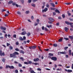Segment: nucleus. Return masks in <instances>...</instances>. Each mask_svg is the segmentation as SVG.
<instances>
[{
  "label": "nucleus",
  "mask_w": 73,
  "mask_h": 73,
  "mask_svg": "<svg viewBox=\"0 0 73 73\" xmlns=\"http://www.w3.org/2000/svg\"><path fill=\"white\" fill-rule=\"evenodd\" d=\"M2 61L3 62H5V59L3 58L2 60Z\"/></svg>",
  "instance_id": "nucleus-25"
},
{
  "label": "nucleus",
  "mask_w": 73,
  "mask_h": 73,
  "mask_svg": "<svg viewBox=\"0 0 73 73\" xmlns=\"http://www.w3.org/2000/svg\"><path fill=\"white\" fill-rule=\"evenodd\" d=\"M20 53H22L23 54H24V52L22 50H21L20 51Z\"/></svg>",
  "instance_id": "nucleus-24"
},
{
  "label": "nucleus",
  "mask_w": 73,
  "mask_h": 73,
  "mask_svg": "<svg viewBox=\"0 0 73 73\" xmlns=\"http://www.w3.org/2000/svg\"><path fill=\"white\" fill-rule=\"evenodd\" d=\"M32 1L33 3H35L36 1H37V0H32Z\"/></svg>",
  "instance_id": "nucleus-45"
},
{
  "label": "nucleus",
  "mask_w": 73,
  "mask_h": 73,
  "mask_svg": "<svg viewBox=\"0 0 73 73\" xmlns=\"http://www.w3.org/2000/svg\"><path fill=\"white\" fill-rule=\"evenodd\" d=\"M69 37L71 40H72L73 39V36H69Z\"/></svg>",
  "instance_id": "nucleus-20"
},
{
  "label": "nucleus",
  "mask_w": 73,
  "mask_h": 73,
  "mask_svg": "<svg viewBox=\"0 0 73 73\" xmlns=\"http://www.w3.org/2000/svg\"><path fill=\"white\" fill-rule=\"evenodd\" d=\"M53 45L55 47H56V46H57V44H54Z\"/></svg>",
  "instance_id": "nucleus-38"
},
{
  "label": "nucleus",
  "mask_w": 73,
  "mask_h": 73,
  "mask_svg": "<svg viewBox=\"0 0 73 73\" xmlns=\"http://www.w3.org/2000/svg\"><path fill=\"white\" fill-rule=\"evenodd\" d=\"M7 46H9V45H10V44L9 43H7Z\"/></svg>",
  "instance_id": "nucleus-49"
},
{
  "label": "nucleus",
  "mask_w": 73,
  "mask_h": 73,
  "mask_svg": "<svg viewBox=\"0 0 73 73\" xmlns=\"http://www.w3.org/2000/svg\"><path fill=\"white\" fill-rule=\"evenodd\" d=\"M16 3L15 2H14V3H12V5H16Z\"/></svg>",
  "instance_id": "nucleus-41"
},
{
  "label": "nucleus",
  "mask_w": 73,
  "mask_h": 73,
  "mask_svg": "<svg viewBox=\"0 0 73 73\" xmlns=\"http://www.w3.org/2000/svg\"><path fill=\"white\" fill-rule=\"evenodd\" d=\"M54 67L55 68H56L57 67V65L55 64L54 65Z\"/></svg>",
  "instance_id": "nucleus-51"
},
{
  "label": "nucleus",
  "mask_w": 73,
  "mask_h": 73,
  "mask_svg": "<svg viewBox=\"0 0 73 73\" xmlns=\"http://www.w3.org/2000/svg\"><path fill=\"white\" fill-rule=\"evenodd\" d=\"M19 64L18 66L19 67H21V66H22V65H21V64H20V63H19Z\"/></svg>",
  "instance_id": "nucleus-37"
},
{
  "label": "nucleus",
  "mask_w": 73,
  "mask_h": 73,
  "mask_svg": "<svg viewBox=\"0 0 73 73\" xmlns=\"http://www.w3.org/2000/svg\"><path fill=\"white\" fill-rule=\"evenodd\" d=\"M31 2H32V0H29L28 1V3H31Z\"/></svg>",
  "instance_id": "nucleus-48"
},
{
  "label": "nucleus",
  "mask_w": 73,
  "mask_h": 73,
  "mask_svg": "<svg viewBox=\"0 0 73 73\" xmlns=\"http://www.w3.org/2000/svg\"><path fill=\"white\" fill-rule=\"evenodd\" d=\"M19 53L16 51H15L13 53V55H14V56H15V58L17 57V56L16 55H19Z\"/></svg>",
  "instance_id": "nucleus-3"
},
{
  "label": "nucleus",
  "mask_w": 73,
  "mask_h": 73,
  "mask_svg": "<svg viewBox=\"0 0 73 73\" xmlns=\"http://www.w3.org/2000/svg\"><path fill=\"white\" fill-rule=\"evenodd\" d=\"M55 12H56V13H60V11H59V10H58L57 9H56L55 10Z\"/></svg>",
  "instance_id": "nucleus-14"
},
{
  "label": "nucleus",
  "mask_w": 73,
  "mask_h": 73,
  "mask_svg": "<svg viewBox=\"0 0 73 73\" xmlns=\"http://www.w3.org/2000/svg\"><path fill=\"white\" fill-rule=\"evenodd\" d=\"M19 40L21 41H23V39L22 37H20L19 38Z\"/></svg>",
  "instance_id": "nucleus-26"
},
{
  "label": "nucleus",
  "mask_w": 73,
  "mask_h": 73,
  "mask_svg": "<svg viewBox=\"0 0 73 73\" xmlns=\"http://www.w3.org/2000/svg\"><path fill=\"white\" fill-rule=\"evenodd\" d=\"M10 56L11 57H13V58H15V56L13 55V54H10Z\"/></svg>",
  "instance_id": "nucleus-15"
},
{
  "label": "nucleus",
  "mask_w": 73,
  "mask_h": 73,
  "mask_svg": "<svg viewBox=\"0 0 73 73\" xmlns=\"http://www.w3.org/2000/svg\"><path fill=\"white\" fill-rule=\"evenodd\" d=\"M64 40H65L66 41H67V40H69V38H64Z\"/></svg>",
  "instance_id": "nucleus-30"
},
{
  "label": "nucleus",
  "mask_w": 73,
  "mask_h": 73,
  "mask_svg": "<svg viewBox=\"0 0 73 73\" xmlns=\"http://www.w3.org/2000/svg\"><path fill=\"white\" fill-rule=\"evenodd\" d=\"M1 29H2V30H6V28L5 27H3V26H1L0 27Z\"/></svg>",
  "instance_id": "nucleus-9"
},
{
  "label": "nucleus",
  "mask_w": 73,
  "mask_h": 73,
  "mask_svg": "<svg viewBox=\"0 0 73 73\" xmlns=\"http://www.w3.org/2000/svg\"><path fill=\"white\" fill-rule=\"evenodd\" d=\"M63 39L62 38H60L58 40V42H62Z\"/></svg>",
  "instance_id": "nucleus-12"
},
{
  "label": "nucleus",
  "mask_w": 73,
  "mask_h": 73,
  "mask_svg": "<svg viewBox=\"0 0 73 73\" xmlns=\"http://www.w3.org/2000/svg\"><path fill=\"white\" fill-rule=\"evenodd\" d=\"M47 11H48V8H46L45 9L42 10V12H46Z\"/></svg>",
  "instance_id": "nucleus-10"
},
{
  "label": "nucleus",
  "mask_w": 73,
  "mask_h": 73,
  "mask_svg": "<svg viewBox=\"0 0 73 73\" xmlns=\"http://www.w3.org/2000/svg\"><path fill=\"white\" fill-rule=\"evenodd\" d=\"M16 44L17 45H19V42H16Z\"/></svg>",
  "instance_id": "nucleus-64"
},
{
  "label": "nucleus",
  "mask_w": 73,
  "mask_h": 73,
  "mask_svg": "<svg viewBox=\"0 0 73 73\" xmlns=\"http://www.w3.org/2000/svg\"><path fill=\"white\" fill-rule=\"evenodd\" d=\"M66 58H68L69 57V56L68 55H66Z\"/></svg>",
  "instance_id": "nucleus-61"
},
{
  "label": "nucleus",
  "mask_w": 73,
  "mask_h": 73,
  "mask_svg": "<svg viewBox=\"0 0 73 73\" xmlns=\"http://www.w3.org/2000/svg\"><path fill=\"white\" fill-rule=\"evenodd\" d=\"M17 14H18V15H21V12L19 11H18L17 12Z\"/></svg>",
  "instance_id": "nucleus-43"
},
{
  "label": "nucleus",
  "mask_w": 73,
  "mask_h": 73,
  "mask_svg": "<svg viewBox=\"0 0 73 73\" xmlns=\"http://www.w3.org/2000/svg\"><path fill=\"white\" fill-rule=\"evenodd\" d=\"M72 52V50H69V55L70 56L72 54V53H71V52Z\"/></svg>",
  "instance_id": "nucleus-22"
},
{
  "label": "nucleus",
  "mask_w": 73,
  "mask_h": 73,
  "mask_svg": "<svg viewBox=\"0 0 73 73\" xmlns=\"http://www.w3.org/2000/svg\"><path fill=\"white\" fill-rule=\"evenodd\" d=\"M65 71L67 72L68 73H71V72H72V70H67L66 69H64Z\"/></svg>",
  "instance_id": "nucleus-6"
},
{
  "label": "nucleus",
  "mask_w": 73,
  "mask_h": 73,
  "mask_svg": "<svg viewBox=\"0 0 73 73\" xmlns=\"http://www.w3.org/2000/svg\"><path fill=\"white\" fill-rule=\"evenodd\" d=\"M65 23L66 24H67V25H70L71 26V28H73V25H72L73 24V23H69L67 21H66L65 22Z\"/></svg>",
  "instance_id": "nucleus-2"
},
{
  "label": "nucleus",
  "mask_w": 73,
  "mask_h": 73,
  "mask_svg": "<svg viewBox=\"0 0 73 73\" xmlns=\"http://www.w3.org/2000/svg\"><path fill=\"white\" fill-rule=\"evenodd\" d=\"M23 40H26V37H25V36H24L23 37Z\"/></svg>",
  "instance_id": "nucleus-50"
},
{
  "label": "nucleus",
  "mask_w": 73,
  "mask_h": 73,
  "mask_svg": "<svg viewBox=\"0 0 73 73\" xmlns=\"http://www.w3.org/2000/svg\"><path fill=\"white\" fill-rule=\"evenodd\" d=\"M36 48V46H32V49H35V48Z\"/></svg>",
  "instance_id": "nucleus-36"
},
{
  "label": "nucleus",
  "mask_w": 73,
  "mask_h": 73,
  "mask_svg": "<svg viewBox=\"0 0 73 73\" xmlns=\"http://www.w3.org/2000/svg\"><path fill=\"white\" fill-rule=\"evenodd\" d=\"M68 48V47H64V49L66 50Z\"/></svg>",
  "instance_id": "nucleus-44"
},
{
  "label": "nucleus",
  "mask_w": 73,
  "mask_h": 73,
  "mask_svg": "<svg viewBox=\"0 0 73 73\" xmlns=\"http://www.w3.org/2000/svg\"><path fill=\"white\" fill-rule=\"evenodd\" d=\"M12 3H13V1H10L8 2L9 4H12Z\"/></svg>",
  "instance_id": "nucleus-27"
},
{
  "label": "nucleus",
  "mask_w": 73,
  "mask_h": 73,
  "mask_svg": "<svg viewBox=\"0 0 73 73\" xmlns=\"http://www.w3.org/2000/svg\"><path fill=\"white\" fill-rule=\"evenodd\" d=\"M48 20H49V21H50L51 22H52V23H53V22H54V19L52 18H48Z\"/></svg>",
  "instance_id": "nucleus-7"
},
{
  "label": "nucleus",
  "mask_w": 73,
  "mask_h": 73,
  "mask_svg": "<svg viewBox=\"0 0 73 73\" xmlns=\"http://www.w3.org/2000/svg\"><path fill=\"white\" fill-rule=\"evenodd\" d=\"M53 16H54V15H56V13L55 12H53Z\"/></svg>",
  "instance_id": "nucleus-57"
},
{
  "label": "nucleus",
  "mask_w": 73,
  "mask_h": 73,
  "mask_svg": "<svg viewBox=\"0 0 73 73\" xmlns=\"http://www.w3.org/2000/svg\"><path fill=\"white\" fill-rule=\"evenodd\" d=\"M6 9H3L2 10V12H4V11H6Z\"/></svg>",
  "instance_id": "nucleus-62"
},
{
  "label": "nucleus",
  "mask_w": 73,
  "mask_h": 73,
  "mask_svg": "<svg viewBox=\"0 0 73 73\" xmlns=\"http://www.w3.org/2000/svg\"><path fill=\"white\" fill-rule=\"evenodd\" d=\"M32 63V62L31 61H29L28 62H24L25 64H26V65H28V64H31Z\"/></svg>",
  "instance_id": "nucleus-4"
},
{
  "label": "nucleus",
  "mask_w": 73,
  "mask_h": 73,
  "mask_svg": "<svg viewBox=\"0 0 73 73\" xmlns=\"http://www.w3.org/2000/svg\"><path fill=\"white\" fill-rule=\"evenodd\" d=\"M60 25V23L59 22H58L56 24V25H57V26H58V25Z\"/></svg>",
  "instance_id": "nucleus-60"
},
{
  "label": "nucleus",
  "mask_w": 73,
  "mask_h": 73,
  "mask_svg": "<svg viewBox=\"0 0 73 73\" xmlns=\"http://www.w3.org/2000/svg\"><path fill=\"white\" fill-rule=\"evenodd\" d=\"M32 64L33 65L34 64V65H39V63H32Z\"/></svg>",
  "instance_id": "nucleus-23"
},
{
  "label": "nucleus",
  "mask_w": 73,
  "mask_h": 73,
  "mask_svg": "<svg viewBox=\"0 0 73 73\" xmlns=\"http://www.w3.org/2000/svg\"><path fill=\"white\" fill-rule=\"evenodd\" d=\"M37 70H39V71H41V69L39 68H37Z\"/></svg>",
  "instance_id": "nucleus-52"
},
{
  "label": "nucleus",
  "mask_w": 73,
  "mask_h": 73,
  "mask_svg": "<svg viewBox=\"0 0 73 73\" xmlns=\"http://www.w3.org/2000/svg\"><path fill=\"white\" fill-rule=\"evenodd\" d=\"M65 4L66 5H70V4H71V3H65Z\"/></svg>",
  "instance_id": "nucleus-28"
},
{
  "label": "nucleus",
  "mask_w": 73,
  "mask_h": 73,
  "mask_svg": "<svg viewBox=\"0 0 73 73\" xmlns=\"http://www.w3.org/2000/svg\"><path fill=\"white\" fill-rule=\"evenodd\" d=\"M15 50L16 51H17V52H18V51L20 52V50L17 48L15 49Z\"/></svg>",
  "instance_id": "nucleus-32"
},
{
  "label": "nucleus",
  "mask_w": 73,
  "mask_h": 73,
  "mask_svg": "<svg viewBox=\"0 0 73 73\" xmlns=\"http://www.w3.org/2000/svg\"><path fill=\"white\" fill-rule=\"evenodd\" d=\"M64 30L66 32H68V31L69 30V29L67 27H65V28Z\"/></svg>",
  "instance_id": "nucleus-17"
},
{
  "label": "nucleus",
  "mask_w": 73,
  "mask_h": 73,
  "mask_svg": "<svg viewBox=\"0 0 73 73\" xmlns=\"http://www.w3.org/2000/svg\"><path fill=\"white\" fill-rule=\"evenodd\" d=\"M31 5L33 7H36V5L34 3L32 4Z\"/></svg>",
  "instance_id": "nucleus-33"
},
{
  "label": "nucleus",
  "mask_w": 73,
  "mask_h": 73,
  "mask_svg": "<svg viewBox=\"0 0 73 73\" xmlns=\"http://www.w3.org/2000/svg\"><path fill=\"white\" fill-rule=\"evenodd\" d=\"M9 48L10 50H12L13 49V47L10 46L9 47Z\"/></svg>",
  "instance_id": "nucleus-29"
},
{
  "label": "nucleus",
  "mask_w": 73,
  "mask_h": 73,
  "mask_svg": "<svg viewBox=\"0 0 73 73\" xmlns=\"http://www.w3.org/2000/svg\"><path fill=\"white\" fill-rule=\"evenodd\" d=\"M36 22H37V23H39V22H40V20H39V19H37L36 20Z\"/></svg>",
  "instance_id": "nucleus-42"
},
{
  "label": "nucleus",
  "mask_w": 73,
  "mask_h": 73,
  "mask_svg": "<svg viewBox=\"0 0 73 73\" xmlns=\"http://www.w3.org/2000/svg\"><path fill=\"white\" fill-rule=\"evenodd\" d=\"M27 36H30V35H31V33H27Z\"/></svg>",
  "instance_id": "nucleus-35"
},
{
  "label": "nucleus",
  "mask_w": 73,
  "mask_h": 73,
  "mask_svg": "<svg viewBox=\"0 0 73 73\" xmlns=\"http://www.w3.org/2000/svg\"><path fill=\"white\" fill-rule=\"evenodd\" d=\"M33 60L34 61H35V62H37V61L40 60V59L38 58H34Z\"/></svg>",
  "instance_id": "nucleus-8"
},
{
  "label": "nucleus",
  "mask_w": 73,
  "mask_h": 73,
  "mask_svg": "<svg viewBox=\"0 0 73 73\" xmlns=\"http://www.w3.org/2000/svg\"><path fill=\"white\" fill-rule=\"evenodd\" d=\"M13 37H14V38H16V35H13Z\"/></svg>",
  "instance_id": "nucleus-54"
},
{
  "label": "nucleus",
  "mask_w": 73,
  "mask_h": 73,
  "mask_svg": "<svg viewBox=\"0 0 73 73\" xmlns=\"http://www.w3.org/2000/svg\"><path fill=\"white\" fill-rule=\"evenodd\" d=\"M15 73H18V70H15Z\"/></svg>",
  "instance_id": "nucleus-56"
},
{
  "label": "nucleus",
  "mask_w": 73,
  "mask_h": 73,
  "mask_svg": "<svg viewBox=\"0 0 73 73\" xmlns=\"http://www.w3.org/2000/svg\"><path fill=\"white\" fill-rule=\"evenodd\" d=\"M60 54H66V52L64 51V52H60Z\"/></svg>",
  "instance_id": "nucleus-11"
},
{
  "label": "nucleus",
  "mask_w": 73,
  "mask_h": 73,
  "mask_svg": "<svg viewBox=\"0 0 73 73\" xmlns=\"http://www.w3.org/2000/svg\"><path fill=\"white\" fill-rule=\"evenodd\" d=\"M48 55L49 56H50L51 57H52V56H53V54L49 53L48 54Z\"/></svg>",
  "instance_id": "nucleus-19"
},
{
  "label": "nucleus",
  "mask_w": 73,
  "mask_h": 73,
  "mask_svg": "<svg viewBox=\"0 0 73 73\" xmlns=\"http://www.w3.org/2000/svg\"><path fill=\"white\" fill-rule=\"evenodd\" d=\"M23 42L25 44H27V42L26 41H23Z\"/></svg>",
  "instance_id": "nucleus-63"
},
{
  "label": "nucleus",
  "mask_w": 73,
  "mask_h": 73,
  "mask_svg": "<svg viewBox=\"0 0 73 73\" xmlns=\"http://www.w3.org/2000/svg\"><path fill=\"white\" fill-rule=\"evenodd\" d=\"M25 34H26V31H24L22 33L21 35H25Z\"/></svg>",
  "instance_id": "nucleus-16"
},
{
  "label": "nucleus",
  "mask_w": 73,
  "mask_h": 73,
  "mask_svg": "<svg viewBox=\"0 0 73 73\" xmlns=\"http://www.w3.org/2000/svg\"><path fill=\"white\" fill-rule=\"evenodd\" d=\"M20 59L21 60H22V61H23L24 60H25V59L23 58V57H21V58H20Z\"/></svg>",
  "instance_id": "nucleus-31"
},
{
  "label": "nucleus",
  "mask_w": 73,
  "mask_h": 73,
  "mask_svg": "<svg viewBox=\"0 0 73 73\" xmlns=\"http://www.w3.org/2000/svg\"><path fill=\"white\" fill-rule=\"evenodd\" d=\"M62 16L63 19H64V18L65 17V15H64V14H62Z\"/></svg>",
  "instance_id": "nucleus-39"
},
{
  "label": "nucleus",
  "mask_w": 73,
  "mask_h": 73,
  "mask_svg": "<svg viewBox=\"0 0 73 73\" xmlns=\"http://www.w3.org/2000/svg\"><path fill=\"white\" fill-rule=\"evenodd\" d=\"M39 24V23H35L34 25H35V26H36V25H38V24Z\"/></svg>",
  "instance_id": "nucleus-34"
},
{
  "label": "nucleus",
  "mask_w": 73,
  "mask_h": 73,
  "mask_svg": "<svg viewBox=\"0 0 73 73\" xmlns=\"http://www.w3.org/2000/svg\"><path fill=\"white\" fill-rule=\"evenodd\" d=\"M14 63L15 64H19V62H16V61H14Z\"/></svg>",
  "instance_id": "nucleus-58"
},
{
  "label": "nucleus",
  "mask_w": 73,
  "mask_h": 73,
  "mask_svg": "<svg viewBox=\"0 0 73 73\" xmlns=\"http://www.w3.org/2000/svg\"><path fill=\"white\" fill-rule=\"evenodd\" d=\"M21 1L22 4H23L24 2V0H21Z\"/></svg>",
  "instance_id": "nucleus-40"
},
{
  "label": "nucleus",
  "mask_w": 73,
  "mask_h": 73,
  "mask_svg": "<svg viewBox=\"0 0 73 73\" xmlns=\"http://www.w3.org/2000/svg\"><path fill=\"white\" fill-rule=\"evenodd\" d=\"M50 4V5H51V6L52 7H55V6L54 5V3H51Z\"/></svg>",
  "instance_id": "nucleus-18"
},
{
  "label": "nucleus",
  "mask_w": 73,
  "mask_h": 73,
  "mask_svg": "<svg viewBox=\"0 0 73 73\" xmlns=\"http://www.w3.org/2000/svg\"><path fill=\"white\" fill-rule=\"evenodd\" d=\"M9 68L10 69H13L14 68H15V67L14 66H9V65H6V69H8V68Z\"/></svg>",
  "instance_id": "nucleus-1"
},
{
  "label": "nucleus",
  "mask_w": 73,
  "mask_h": 73,
  "mask_svg": "<svg viewBox=\"0 0 73 73\" xmlns=\"http://www.w3.org/2000/svg\"><path fill=\"white\" fill-rule=\"evenodd\" d=\"M31 19L32 20H33V19H34V17H33V16H31Z\"/></svg>",
  "instance_id": "nucleus-59"
},
{
  "label": "nucleus",
  "mask_w": 73,
  "mask_h": 73,
  "mask_svg": "<svg viewBox=\"0 0 73 73\" xmlns=\"http://www.w3.org/2000/svg\"><path fill=\"white\" fill-rule=\"evenodd\" d=\"M45 50L46 52H48V51H49V49L47 48V49H45Z\"/></svg>",
  "instance_id": "nucleus-53"
},
{
  "label": "nucleus",
  "mask_w": 73,
  "mask_h": 73,
  "mask_svg": "<svg viewBox=\"0 0 73 73\" xmlns=\"http://www.w3.org/2000/svg\"><path fill=\"white\" fill-rule=\"evenodd\" d=\"M51 59L53 61H57V58L55 57H53L51 58Z\"/></svg>",
  "instance_id": "nucleus-5"
},
{
  "label": "nucleus",
  "mask_w": 73,
  "mask_h": 73,
  "mask_svg": "<svg viewBox=\"0 0 73 73\" xmlns=\"http://www.w3.org/2000/svg\"><path fill=\"white\" fill-rule=\"evenodd\" d=\"M46 7L47 8H49V5L48 4H47L46 5Z\"/></svg>",
  "instance_id": "nucleus-55"
},
{
  "label": "nucleus",
  "mask_w": 73,
  "mask_h": 73,
  "mask_svg": "<svg viewBox=\"0 0 73 73\" xmlns=\"http://www.w3.org/2000/svg\"><path fill=\"white\" fill-rule=\"evenodd\" d=\"M44 29L45 31H48V29H47V28H45Z\"/></svg>",
  "instance_id": "nucleus-46"
},
{
  "label": "nucleus",
  "mask_w": 73,
  "mask_h": 73,
  "mask_svg": "<svg viewBox=\"0 0 73 73\" xmlns=\"http://www.w3.org/2000/svg\"><path fill=\"white\" fill-rule=\"evenodd\" d=\"M69 12H70V11H67V13L69 16H71V13H70Z\"/></svg>",
  "instance_id": "nucleus-21"
},
{
  "label": "nucleus",
  "mask_w": 73,
  "mask_h": 73,
  "mask_svg": "<svg viewBox=\"0 0 73 73\" xmlns=\"http://www.w3.org/2000/svg\"><path fill=\"white\" fill-rule=\"evenodd\" d=\"M55 12H56V13H60V11H59V10H58L57 9H56L55 10Z\"/></svg>",
  "instance_id": "nucleus-13"
},
{
  "label": "nucleus",
  "mask_w": 73,
  "mask_h": 73,
  "mask_svg": "<svg viewBox=\"0 0 73 73\" xmlns=\"http://www.w3.org/2000/svg\"><path fill=\"white\" fill-rule=\"evenodd\" d=\"M55 8L53 7H51V10H54Z\"/></svg>",
  "instance_id": "nucleus-47"
}]
</instances>
